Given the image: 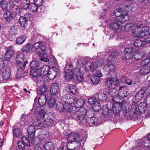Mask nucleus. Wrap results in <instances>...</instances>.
<instances>
[{"label": "nucleus", "instance_id": "nucleus-1", "mask_svg": "<svg viewBox=\"0 0 150 150\" xmlns=\"http://www.w3.org/2000/svg\"><path fill=\"white\" fill-rule=\"evenodd\" d=\"M32 48L35 50H38L37 53L40 59L42 61L47 62L49 61L47 53L45 52L46 47L43 44L42 42H37L33 45Z\"/></svg>", "mask_w": 150, "mask_h": 150}, {"label": "nucleus", "instance_id": "nucleus-2", "mask_svg": "<svg viewBox=\"0 0 150 150\" xmlns=\"http://www.w3.org/2000/svg\"><path fill=\"white\" fill-rule=\"evenodd\" d=\"M17 68L16 73L18 75L23 76L24 73V69L26 64L28 63V61L25 58L23 53L22 52L18 53L16 57Z\"/></svg>", "mask_w": 150, "mask_h": 150}, {"label": "nucleus", "instance_id": "nucleus-3", "mask_svg": "<svg viewBox=\"0 0 150 150\" xmlns=\"http://www.w3.org/2000/svg\"><path fill=\"white\" fill-rule=\"evenodd\" d=\"M66 136H68L71 144L74 143L75 144V147L74 150H84L85 149L81 148V140L80 139V135L77 132H73L70 133H66L64 134Z\"/></svg>", "mask_w": 150, "mask_h": 150}, {"label": "nucleus", "instance_id": "nucleus-4", "mask_svg": "<svg viewBox=\"0 0 150 150\" xmlns=\"http://www.w3.org/2000/svg\"><path fill=\"white\" fill-rule=\"evenodd\" d=\"M103 59L99 60L98 62L96 63H92L90 62H86L84 68L85 71L92 72L93 71L97 69L99 67L103 65Z\"/></svg>", "mask_w": 150, "mask_h": 150}, {"label": "nucleus", "instance_id": "nucleus-5", "mask_svg": "<svg viewBox=\"0 0 150 150\" xmlns=\"http://www.w3.org/2000/svg\"><path fill=\"white\" fill-rule=\"evenodd\" d=\"M30 73L37 83H40L43 81L45 76L38 72L37 71L33 70L30 71Z\"/></svg>", "mask_w": 150, "mask_h": 150}, {"label": "nucleus", "instance_id": "nucleus-6", "mask_svg": "<svg viewBox=\"0 0 150 150\" xmlns=\"http://www.w3.org/2000/svg\"><path fill=\"white\" fill-rule=\"evenodd\" d=\"M14 48L13 46L8 47L4 54V59L5 61H9L13 57L14 54Z\"/></svg>", "mask_w": 150, "mask_h": 150}, {"label": "nucleus", "instance_id": "nucleus-7", "mask_svg": "<svg viewBox=\"0 0 150 150\" xmlns=\"http://www.w3.org/2000/svg\"><path fill=\"white\" fill-rule=\"evenodd\" d=\"M21 141H19L18 143V147L20 149H23L25 148V146H28L30 144L33 143L27 139L26 136H23L21 138Z\"/></svg>", "mask_w": 150, "mask_h": 150}, {"label": "nucleus", "instance_id": "nucleus-8", "mask_svg": "<svg viewBox=\"0 0 150 150\" xmlns=\"http://www.w3.org/2000/svg\"><path fill=\"white\" fill-rule=\"evenodd\" d=\"M120 85L118 80H112V79H108L105 82V85L108 88H115Z\"/></svg>", "mask_w": 150, "mask_h": 150}, {"label": "nucleus", "instance_id": "nucleus-9", "mask_svg": "<svg viewBox=\"0 0 150 150\" xmlns=\"http://www.w3.org/2000/svg\"><path fill=\"white\" fill-rule=\"evenodd\" d=\"M27 130L28 135L27 139L34 144L35 134L36 132L35 127L33 126H30L28 128Z\"/></svg>", "mask_w": 150, "mask_h": 150}, {"label": "nucleus", "instance_id": "nucleus-10", "mask_svg": "<svg viewBox=\"0 0 150 150\" xmlns=\"http://www.w3.org/2000/svg\"><path fill=\"white\" fill-rule=\"evenodd\" d=\"M135 50L133 47H130L127 48L124 50V57L127 59L132 58L135 54Z\"/></svg>", "mask_w": 150, "mask_h": 150}, {"label": "nucleus", "instance_id": "nucleus-11", "mask_svg": "<svg viewBox=\"0 0 150 150\" xmlns=\"http://www.w3.org/2000/svg\"><path fill=\"white\" fill-rule=\"evenodd\" d=\"M87 111L85 108H81L76 112V120L81 121L83 120L87 113Z\"/></svg>", "mask_w": 150, "mask_h": 150}, {"label": "nucleus", "instance_id": "nucleus-12", "mask_svg": "<svg viewBox=\"0 0 150 150\" xmlns=\"http://www.w3.org/2000/svg\"><path fill=\"white\" fill-rule=\"evenodd\" d=\"M33 109L37 110L36 113L38 115V117L40 118L41 119H42V120H43L46 113V112L44 111V110L43 109H41L40 106L37 107L35 105V103L34 104Z\"/></svg>", "mask_w": 150, "mask_h": 150}, {"label": "nucleus", "instance_id": "nucleus-13", "mask_svg": "<svg viewBox=\"0 0 150 150\" xmlns=\"http://www.w3.org/2000/svg\"><path fill=\"white\" fill-rule=\"evenodd\" d=\"M124 101V103H125L126 101L124 99L122 102L119 103L115 102V103L113 104L112 110L113 111L114 113H118L120 111L122 107Z\"/></svg>", "mask_w": 150, "mask_h": 150}, {"label": "nucleus", "instance_id": "nucleus-14", "mask_svg": "<svg viewBox=\"0 0 150 150\" xmlns=\"http://www.w3.org/2000/svg\"><path fill=\"white\" fill-rule=\"evenodd\" d=\"M145 93V91L142 88L136 92L134 96V99L135 103L139 102L144 97Z\"/></svg>", "mask_w": 150, "mask_h": 150}, {"label": "nucleus", "instance_id": "nucleus-15", "mask_svg": "<svg viewBox=\"0 0 150 150\" xmlns=\"http://www.w3.org/2000/svg\"><path fill=\"white\" fill-rule=\"evenodd\" d=\"M74 75L73 71L72 69H69L67 71H65L64 76L67 81L73 82L74 80Z\"/></svg>", "mask_w": 150, "mask_h": 150}, {"label": "nucleus", "instance_id": "nucleus-16", "mask_svg": "<svg viewBox=\"0 0 150 150\" xmlns=\"http://www.w3.org/2000/svg\"><path fill=\"white\" fill-rule=\"evenodd\" d=\"M66 90L68 92L75 94H77L79 93L78 90L74 84L67 85L66 87Z\"/></svg>", "mask_w": 150, "mask_h": 150}, {"label": "nucleus", "instance_id": "nucleus-17", "mask_svg": "<svg viewBox=\"0 0 150 150\" xmlns=\"http://www.w3.org/2000/svg\"><path fill=\"white\" fill-rule=\"evenodd\" d=\"M62 100L64 104H70L74 101L73 96L70 94L64 95L62 97Z\"/></svg>", "mask_w": 150, "mask_h": 150}, {"label": "nucleus", "instance_id": "nucleus-18", "mask_svg": "<svg viewBox=\"0 0 150 150\" xmlns=\"http://www.w3.org/2000/svg\"><path fill=\"white\" fill-rule=\"evenodd\" d=\"M127 91L125 90V86H122L119 88L117 94L118 97L120 99H123L127 96Z\"/></svg>", "mask_w": 150, "mask_h": 150}, {"label": "nucleus", "instance_id": "nucleus-19", "mask_svg": "<svg viewBox=\"0 0 150 150\" xmlns=\"http://www.w3.org/2000/svg\"><path fill=\"white\" fill-rule=\"evenodd\" d=\"M57 69L55 67H53L50 69L47 74V76L50 80H53L57 74Z\"/></svg>", "mask_w": 150, "mask_h": 150}, {"label": "nucleus", "instance_id": "nucleus-20", "mask_svg": "<svg viewBox=\"0 0 150 150\" xmlns=\"http://www.w3.org/2000/svg\"><path fill=\"white\" fill-rule=\"evenodd\" d=\"M59 91V85L57 83H54L51 85L50 89V93L52 96L57 95Z\"/></svg>", "mask_w": 150, "mask_h": 150}, {"label": "nucleus", "instance_id": "nucleus-21", "mask_svg": "<svg viewBox=\"0 0 150 150\" xmlns=\"http://www.w3.org/2000/svg\"><path fill=\"white\" fill-rule=\"evenodd\" d=\"M4 17L6 21L10 22L15 18V16L13 13L9 11L4 12Z\"/></svg>", "mask_w": 150, "mask_h": 150}, {"label": "nucleus", "instance_id": "nucleus-22", "mask_svg": "<svg viewBox=\"0 0 150 150\" xmlns=\"http://www.w3.org/2000/svg\"><path fill=\"white\" fill-rule=\"evenodd\" d=\"M147 105L145 103L143 102L139 103L136 108V111L138 112V113L140 114L145 112L146 109V107Z\"/></svg>", "mask_w": 150, "mask_h": 150}, {"label": "nucleus", "instance_id": "nucleus-23", "mask_svg": "<svg viewBox=\"0 0 150 150\" xmlns=\"http://www.w3.org/2000/svg\"><path fill=\"white\" fill-rule=\"evenodd\" d=\"M54 120L52 118L50 117H48L46 119L43 120L44 128L51 127L54 125Z\"/></svg>", "mask_w": 150, "mask_h": 150}, {"label": "nucleus", "instance_id": "nucleus-24", "mask_svg": "<svg viewBox=\"0 0 150 150\" xmlns=\"http://www.w3.org/2000/svg\"><path fill=\"white\" fill-rule=\"evenodd\" d=\"M102 113L105 116H108L109 118H111L114 114L113 111L111 109H109L108 106L102 109Z\"/></svg>", "mask_w": 150, "mask_h": 150}, {"label": "nucleus", "instance_id": "nucleus-25", "mask_svg": "<svg viewBox=\"0 0 150 150\" xmlns=\"http://www.w3.org/2000/svg\"><path fill=\"white\" fill-rule=\"evenodd\" d=\"M50 70L49 66L47 65H43L42 67L39 68L38 71L40 72V73L45 76L47 74Z\"/></svg>", "mask_w": 150, "mask_h": 150}, {"label": "nucleus", "instance_id": "nucleus-26", "mask_svg": "<svg viewBox=\"0 0 150 150\" xmlns=\"http://www.w3.org/2000/svg\"><path fill=\"white\" fill-rule=\"evenodd\" d=\"M31 69L30 71H36V70L39 69V68L40 67V63L38 61L36 60H33L30 64Z\"/></svg>", "mask_w": 150, "mask_h": 150}, {"label": "nucleus", "instance_id": "nucleus-27", "mask_svg": "<svg viewBox=\"0 0 150 150\" xmlns=\"http://www.w3.org/2000/svg\"><path fill=\"white\" fill-rule=\"evenodd\" d=\"M121 24H120V22L117 20V18L115 22L110 23L109 28L112 30H117L120 28V25Z\"/></svg>", "mask_w": 150, "mask_h": 150}, {"label": "nucleus", "instance_id": "nucleus-28", "mask_svg": "<svg viewBox=\"0 0 150 150\" xmlns=\"http://www.w3.org/2000/svg\"><path fill=\"white\" fill-rule=\"evenodd\" d=\"M47 89L45 86H40L37 89V93L39 96L41 95H46Z\"/></svg>", "mask_w": 150, "mask_h": 150}, {"label": "nucleus", "instance_id": "nucleus-29", "mask_svg": "<svg viewBox=\"0 0 150 150\" xmlns=\"http://www.w3.org/2000/svg\"><path fill=\"white\" fill-rule=\"evenodd\" d=\"M11 70L9 68L4 70L2 73V76L3 79L6 80L9 79L11 76Z\"/></svg>", "mask_w": 150, "mask_h": 150}, {"label": "nucleus", "instance_id": "nucleus-30", "mask_svg": "<svg viewBox=\"0 0 150 150\" xmlns=\"http://www.w3.org/2000/svg\"><path fill=\"white\" fill-rule=\"evenodd\" d=\"M43 147L45 150H54L55 145L52 142H46L44 144Z\"/></svg>", "mask_w": 150, "mask_h": 150}, {"label": "nucleus", "instance_id": "nucleus-31", "mask_svg": "<svg viewBox=\"0 0 150 150\" xmlns=\"http://www.w3.org/2000/svg\"><path fill=\"white\" fill-rule=\"evenodd\" d=\"M127 12L125 13L124 14L123 13L120 17L117 18V20L120 22V24H122L123 23L129 20V17L127 15Z\"/></svg>", "mask_w": 150, "mask_h": 150}, {"label": "nucleus", "instance_id": "nucleus-32", "mask_svg": "<svg viewBox=\"0 0 150 150\" xmlns=\"http://www.w3.org/2000/svg\"><path fill=\"white\" fill-rule=\"evenodd\" d=\"M32 2L31 0H21V3L22 7L25 10L29 9Z\"/></svg>", "mask_w": 150, "mask_h": 150}, {"label": "nucleus", "instance_id": "nucleus-33", "mask_svg": "<svg viewBox=\"0 0 150 150\" xmlns=\"http://www.w3.org/2000/svg\"><path fill=\"white\" fill-rule=\"evenodd\" d=\"M28 21L24 18L23 16H21L19 19V23L20 24L21 26L24 28H27L28 25Z\"/></svg>", "mask_w": 150, "mask_h": 150}, {"label": "nucleus", "instance_id": "nucleus-34", "mask_svg": "<svg viewBox=\"0 0 150 150\" xmlns=\"http://www.w3.org/2000/svg\"><path fill=\"white\" fill-rule=\"evenodd\" d=\"M47 100V97L46 95H41L39 96L38 102L41 106L45 105Z\"/></svg>", "mask_w": 150, "mask_h": 150}, {"label": "nucleus", "instance_id": "nucleus-35", "mask_svg": "<svg viewBox=\"0 0 150 150\" xmlns=\"http://www.w3.org/2000/svg\"><path fill=\"white\" fill-rule=\"evenodd\" d=\"M13 135L14 138H18L21 136L22 132L20 129L18 128H13Z\"/></svg>", "mask_w": 150, "mask_h": 150}, {"label": "nucleus", "instance_id": "nucleus-36", "mask_svg": "<svg viewBox=\"0 0 150 150\" xmlns=\"http://www.w3.org/2000/svg\"><path fill=\"white\" fill-rule=\"evenodd\" d=\"M85 103L84 101L81 99L77 100L75 103V106L76 108H81Z\"/></svg>", "mask_w": 150, "mask_h": 150}, {"label": "nucleus", "instance_id": "nucleus-37", "mask_svg": "<svg viewBox=\"0 0 150 150\" xmlns=\"http://www.w3.org/2000/svg\"><path fill=\"white\" fill-rule=\"evenodd\" d=\"M56 101L55 98L53 97V96H52L50 98L49 100H48V104L49 106L52 108L54 107L56 103Z\"/></svg>", "mask_w": 150, "mask_h": 150}, {"label": "nucleus", "instance_id": "nucleus-38", "mask_svg": "<svg viewBox=\"0 0 150 150\" xmlns=\"http://www.w3.org/2000/svg\"><path fill=\"white\" fill-rule=\"evenodd\" d=\"M21 119L22 121H23L25 123V122L27 123L30 119L29 114H28L26 115L25 113L23 114L21 117Z\"/></svg>", "mask_w": 150, "mask_h": 150}, {"label": "nucleus", "instance_id": "nucleus-39", "mask_svg": "<svg viewBox=\"0 0 150 150\" xmlns=\"http://www.w3.org/2000/svg\"><path fill=\"white\" fill-rule=\"evenodd\" d=\"M57 109L59 111H64L65 110L64 103H62L60 102H58L56 105Z\"/></svg>", "mask_w": 150, "mask_h": 150}, {"label": "nucleus", "instance_id": "nucleus-40", "mask_svg": "<svg viewBox=\"0 0 150 150\" xmlns=\"http://www.w3.org/2000/svg\"><path fill=\"white\" fill-rule=\"evenodd\" d=\"M26 37L25 35L20 36L16 40V43L18 45L23 44L25 41Z\"/></svg>", "mask_w": 150, "mask_h": 150}, {"label": "nucleus", "instance_id": "nucleus-41", "mask_svg": "<svg viewBox=\"0 0 150 150\" xmlns=\"http://www.w3.org/2000/svg\"><path fill=\"white\" fill-rule=\"evenodd\" d=\"M140 73L144 75H146L150 72V66H146L142 68L140 70Z\"/></svg>", "mask_w": 150, "mask_h": 150}, {"label": "nucleus", "instance_id": "nucleus-42", "mask_svg": "<svg viewBox=\"0 0 150 150\" xmlns=\"http://www.w3.org/2000/svg\"><path fill=\"white\" fill-rule=\"evenodd\" d=\"M108 79H112V80H117L116 79L117 76L116 72L115 71H110L107 74Z\"/></svg>", "mask_w": 150, "mask_h": 150}, {"label": "nucleus", "instance_id": "nucleus-43", "mask_svg": "<svg viewBox=\"0 0 150 150\" xmlns=\"http://www.w3.org/2000/svg\"><path fill=\"white\" fill-rule=\"evenodd\" d=\"M31 48V44L28 43L26 45H24L22 47L21 50L23 52L28 53L30 51Z\"/></svg>", "mask_w": 150, "mask_h": 150}, {"label": "nucleus", "instance_id": "nucleus-44", "mask_svg": "<svg viewBox=\"0 0 150 150\" xmlns=\"http://www.w3.org/2000/svg\"><path fill=\"white\" fill-rule=\"evenodd\" d=\"M30 10L32 12H36L38 11L39 8H40L38 6L35 4L33 2H32L30 4Z\"/></svg>", "mask_w": 150, "mask_h": 150}, {"label": "nucleus", "instance_id": "nucleus-45", "mask_svg": "<svg viewBox=\"0 0 150 150\" xmlns=\"http://www.w3.org/2000/svg\"><path fill=\"white\" fill-rule=\"evenodd\" d=\"M67 137H64L63 138L62 140L61 144H63L68 146V144L69 143L71 144V141H70L69 139V138L68 136H67Z\"/></svg>", "mask_w": 150, "mask_h": 150}, {"label": "nucleus", "instance_id": "nucleus-46", "mask_svg": "<svg viewBox=\"0 0 150 150\" xmlns=\"http://www.w3.org/2000/svg\"><path fill=\"white\" fill-rule=\"evenodd\" d=\"M123 13H124L123 10L120 8H117L114 11L115 15L118 18L120 17Z\"/></svg>", "mask_w": 150, "mask_h": 150}, {"label": "nucleus", "instance_id": "nucleus-47", "mask_svg": "<svg viewBox=\"0 0 150 150\" xmlns=\"http://www.w3.org/2000/svg\"><path fill=\"white\" fill-rule=\"evenodd\" d=\"M91 79L92 83L95 84H98L100 81V78L95 75L92 76Z\"/></svg>", "mask_w": 150, "mask_h": 150}, {"label": "nucleus", "instance_id": "nucleus-48", "mask_svg": "<svg viewBox=\"0 0 150 150\" xmlns=\"http://www.w3.org/2000/svg\"><path fill=\"white\" fill-rule=\"evenodd\" d=\"M143 40H135L134 43V45L135 46L138 47L144 46Z\"/></svg>", "mask_w": 150, "mask_h": 150}, {"label": "nucleus", "instance_id": "nucleus-49", "mask_svg": "<svg viewBox=\"0 0 150 150\" xmlns=\"http://www.w3.org/2000/svg\"><path fill=\"white\" fill-rule=\"evenodd\" d=\"M141 29V28L139 26H134V27L133 28L131 31L133 34H136L137 36L138 34L140 32Z\"/></svg>", "mask_w": 150, "mask_h": 150}, {"label": "nucleus", "instance_id": "nucleus-50", "mask_svg": "<svg viewBox=\"0 0 150 150\" xmlns=\"http://www.w3.org/2000/svg\"><path fill=\"white\" fill-rule=\"evenodd\" d=\"M108 94L109 96L111 97H114L116 95V90L115 88H108Z\"/></svg>", "mask_w": 150, "mask_h": 150}, {"label": "nucleus", "instance_id": "nucleus-51", "mask_svg": "<svg viewBox=\"0 0 150 150\" xmlns=\"http://www.w3.org/2000/svg\"><path fill=\"white\" fill-rule=\"evenodd\" d=\"M17 28L16 26H12L10 28L9 30V35L12 36L16 35L17 33Z\"/></svg>", "mask_w": 150, "mask_h": 150}, {"label": "nucleus", "instance_id": "nucleus-52", "mask_svg": "<svg viewBox=\"0 0 150 150\" xmlns=\"http://www.w3.org/2000/svg\"><path fill=\"white\" fill-rule=\"evenodd\" d=\"M90 118V124H91L93 126H95L98 125V120L97 118L94 117H89Z\"/></svg>", "mask_w": 150, "mask_h": 150}, {"label": "nucleus", "instance_id": "nucleus-53", "mask_svg": "<svg viewBox=\"0 0 150 150\" xmlns=\"http://www.w3.org/2000/svg\"><path fill=\"white\" fill-rule=\"evenodd\" d=\"M42 120H37V119L35 120L33 123L34 125L37 127H40L41 128H44V125L43 123V121L42 122Z\"/></svg>", "mask_w": 150, "mask_h": 150}, {"label": "nucleus", "instance_id": "nucleus-54", "mask_svg": "<svg viewBox=\"0 0 150 150\" xmlns=\"http://www.w3.org/2000/svg\"><path fill=\"white\" fill-rule=\"evenodd\" d=\"M76 77L77 80L80 82H82L84 79L82 74L80 72H79L76 73Z\"/></svg>", "mask_w": 150, "mask_h": 150}, {"label": "nucleus", "instance_id": "nucleus-55", "mask_svg": "<svg viewBox=\"0 0 150 150\" xmlns=\"http://www.w3.org/2000/svg\"><path fill=\"white\" fill-rule=\"evenodd\" d=\"M65 110L67 112H71L73 111V106L72 103L70 104H64Z\"/></svg>", "mask_w": 150, "mask_h": 150}, {"label": "nucleus", "instance_id": "nucleus-56", "mask_svg": "<svg viewBox=\"0 0 150 150\" xmlns=\"http://www.w3.org/2000/svg\"><path fill=\"white\" fill-rule=\"evenodd\" d=\"M150 62V60L146 57V58L142 57V60L140 62V64L142 66H144L148 64Z\"/></svg>", "mask_w": 150, "mask_h": 150}, {"label": "nucleus", "instance_id": "nucleus-57", "mask_svg": "<svg viewBox=\"0 0 150 150\" xmlns=\"http://www.w3.org/2000/svg\"><path fill=\"white\" fill-rule=\"evenodd\" d=\"M97 98L99 100H105L106 99V95L104 93H99L98 94Z\"/></svg>", "mask_w": 150, "mask_h": 150}, {"label": "nucleus", "instance_id": "nucleus-58", "mask_svg": "<svg viewBox=\"0 0 150 150\" xmlns=\"http://www.w3.org/2000/svg\"><path fill=\"white\" fill-rule=\"evenodd\" d=\"M88 103L90 105L95 104L97 102V100L96 98L94 97L90 98L88 100Z\"/></svg>", "mask_w": 150, "mask_h": 150}, {"label": "nucleus", "instance_id": "nucleus-59", "mask_svg": "<svg viewBox=\"0 0 150 150\" xmlns=\"http://www.w3.org/2000/svg\"><path fill=\"white\" fill-rule=\"evenodd\" d=\"M42 133L43 139L47 138L49 137V133L48 130L46 129L44 130L42 132Z\"/></svg>", "mask_w": 150, "mask_h": 150}, {"label": "nucleus", "instance_id": "nucleus-60", "mask_svg": "<svg viewBox=\"0 0 150 150\" xmlns=\"http://www.w3.org/2000/svg\"><path fill=\"white\" fill-rule=\"evenodd\" d=\"M33 2L40 8H41L43 2V0H33Z\"/></svg>", "mask_w": 150, "mask_h": 150}, {"label": "nucleus", "instance_id": "nucleus-61", "mask_svg": "<svg viewBox=\"0 0 150 150\" xmlns=\"http://www.w3.org/2000/svg\"><path fill=\"white\" fill-rule=\"evenodd\" d=\"M149 143H150V140L147 138V139H146L144 141L142 144L146 148H149Z\"/></svg>", "mask_w": 150, "mask_h": 150}, {"label": "nucleus", "instance_id": "nucleus-62", "mask_svg": "<svg viewBox=\"0 0 150 150\" xmlns=\"http://www.w3.org/2000/svg\"><path fill=\"white\" fill-rule=\"evenodd\" d=\"M0 6L4 10L6 9L7 8V4L6 3H5L4 0H0Z\"/></svg>", "mask_w": 150, "mask_h": 150}, {"label": "nucleus", "instance_id": "nucleus-63", "mask_svg": "<svg viewBox=\"0 0 150 150\" xmlns=\"http://www.w3.org/2000/svg\"><path fill=\"white\" fill-rule=\"evenodd\" d=\"M146 34L145 32H144L141 29L140 32H139V33L138 34L137 37L139 38H144Z\"/></svg>", "mask_w": 150, "mask_h": 150}, {"label": "nucleus", "instance_id": "nucleus-64", "mask_svg": "<svg viewBox=\"0 0 150 150\" xmlns=\"http://www.w3.org/2000/svg\"><path fill=\"white\" fill-rule=\"evenodd\" d=\"M97 104L96 105L94 104L92 106V108L95 111H98L100 108V106L99 105L98 102L97 103Z\"/></svg>", "mask_w": 150, "mask_h": 150}]
</instances>
